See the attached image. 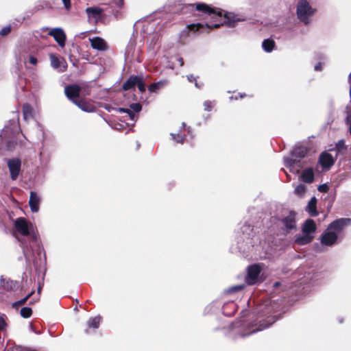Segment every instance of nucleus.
<instances>
[{"mask_svg": "<svg viewBox=\"0 0 351 351\" xmlns=\"http://www.w3.org/2000/svg\"><path fill=\"white\" fill-rule=\"evenodd\" d=\"M278 307L273 300L259 305L250 313L242 311L240 319L230 325V337L234 339L245 338L269 328L278 319Z\"/></svg>", "mask_w": 351, "mask_h": 351, "instance_id": "obj_1", "label": "nucleus"}, {"mask_svg": "<svg viewBox=\"0 0 351 351\" xmlns=\"http://www.w3.org/2000/svg\"><path fill=\"white\" fill-rule=\"evenodd\" d=\"M14 227L23 236H30L29 244L25 240H21L20 243L27 265L34 264L36 255L40 257L43 252V248L40 245L37 234L33 230L32 224L29 223L25 218L19 217L15 220Z\"/></svg>", "mask_w": 351, "mask_h": 351, "instance_id": "obj_2", "label": "nucleus"}, {"mask_svg": "<svg viewBox=\"0 0 351 351\" xmlns=\"http://www.w3.org/2000/svg\"><path fill=\"white\" fill-rule=\"evenodd\" d=\"M26 138L20 134L18 114L9 120L0 132V149L13 151L24 145Z\"/></svg>", "mask_w": 351, "mask_h": 351, "instance_id": "obj_3", "label": "nucleus"}, {"mask_svg": "<svg viewBox=\"0 0 351 351\" xmlns=\"http://www.w3.org/2000/svg\"><path fill=\"white\" fill-rule=\"evenodd\" d=\"M351 224V219L339 218L331 222L319 237L323 245L332 247L343 237V230Z\"/></svg>", "mask_w": 351, "mask_h": 351, "instance_id": "obj_4", "label": "nucleus"}, {"mask_svg": "<svg viewBox=\"0 0 351 351\" xmlns=\"http://www.w3.org/2000/svg\"><path fill=\"white\" fill-rule=\"evenodd\" d=\"M243 236L238 239V248L243 254L248 253L253 248L254 231L253 227L248 223H245L241 228Z\"/></svg>", "mask_w": 351, "mask_h": 351, "instance_id": "obj_5", "label": "nucleus"}, {"mask_svg": "<svg viewBox=\"0 0 351 351\" xmlns=\"http://www.w3.org/2000/svg\"><path fill=\"white\" fill-rule=\"evenodd\" d=\"M191 5H195L196 10L207 14L208 15L211 16L212 18L215 19V21H216V23H206L205 26L207 29H210L213 27L217 28L222 25L223 23L217 22V20L221 19L223 15V11L222 10L212 8L204 3H197L195 4H191Z\"/></svg>", "mask_w": 351, "mask_h": 351, "instance_id": "obj_6", "label": "nucleus"}, {"mask_svg": "<svg viewBox=\"0 0 351 351\" xmlns=\"http://www.w3.org/2000/svg\"><path fill=\"white\" fill-rule=\"evenodd\" d=\"M307 153V149L304 146H295L291 152V158H285V165L288 168L297 167L302 168V165L300 163L301 159L304 158Z\"/></svg>", "mask_w": 351, "mask_h": 351, "instance_id": "obj_7", "label": "nucleus"}, {"mask_svg": "<svg viewBox=\"0 0 351 351\" xmlns=\"http://www.w3.org/2000/svg\"><path fill=\"white\" fill-rule=\"evenodd\" d=\"M315 12L306 0H299L297 5L298 18L304 23H309V17Z\"/></svg>", "mask_w": 351, "mask_h": 351, "instance_id": "obj_8", "label": "nucleus"}, {"mask_svg": "<svg viewBox=\"0 0 351 351\" xmlns=\"http://www.w3.org/2000/svg\"><path fill=\"white\" fill-rule=\"evenodd\" d=\"M6 163L9 169L10 179L12 180H16L21 172V159L19 158L6 159Z\"/></svg>", "mask_w": 351, "mask_h": 351, "instance_id": "obj_9", "label": "nucleus"}, {"mask_svg": "<svg viewBox=\"0 0 351 351\" xmlns=\"http://www.w3.org/2000/svg\"><path fill=\"white\" fill-rule=\"evenodd\" d=\"M261 271V268L258 265L254 264L247 268V273L245 276V282L248 285H254L258 282V276Z\"/></svg>", "mask_w": 351, "mask_h": 351, "instance_id": "obj_10", "label": "nucleus"}, {"mask_svg": "<svg viewBox=\"0 0 351 351\" xmlns=\"http://www.w3.org/2000/svg\"><path fill=\"white\" fill-rule=\"evenodd\" d=\"M48 34L53 37L54 40L60 47H64L66 36L64 30L62 28H52L49 30Z\"/></svg>", "mask_w": 351, "mask_h": 351, "instance_id": "obj_11", "label": "nucleus"}, {"mask_svg": "<svg viewBox=\"0 0 351 351\" xmlns=\"http://www.w3.org/2000/svg\"><path fill=\"white\" fill-rule=\"evenodd\" d=\"M81 90V88L79 85L72 84L69 86H66L64 88V93L66 96L71 100L73 103L74 101H77L79 99L80 93Z\"/></svg>", "mask_w": 351, "mask_h": 351, "instance_id": "obj_12", "label": "nucleus"}, {"mask_svg": "<svg viewBox=\"0 0 351 351\" xmlns=\"http://www.w3.org/2000/svg\"><path fill=\"white\" fill-rule=\"evenodd\" d=\"M104 10L99 6L88 7L86 9L88 19L90 21L97 22L101 16Z\"/></svg>", "mask_w": 351, "mask_h": 351, "instance_id": "obj_13", "label": "nucleus"}, {"mask_svg": "<svg viewBox=\"0 0 351 351\" xmlns=\"http://www.w3.org/2000/svg\"><path fill=\"white\" fill-rule=\"evenodd\" d=\"M295 216L294 211H290L287 217L282 219V226L287 231L295 228Z\"/></svg>", "mask_w": 351, "mask_h": 351, "instance_id": "obj_14", "label": "nucleus"}, {"mask_svg": "<svg viewBox=\"0 0 351 351\" xmlns=\"http://www.w3.org/2000/svg\"><path fill=\"white\" fill-rule=\"evenodd\" d=\"M41 197L35 191H31L29 199V205L32 213H36L39 211Z\"/></svg>", "mask_w": 351, "mask_h": 351, "instance_id": "obj_15", "label": "nucleus"}, {"mask_svg": "<svg viewBox=\"0 0 351 351\" xmlns=\"http://www.w3.org/2000/svg\"><path fill=\"white\" fill-rule=\"evenodd\" d=\"M319 162L323 168L329 169L334 165L335 158L330 154L324 152L319 156Z\"/></svg>", "mask_w": 351, "mask_h": 351, "instance_id": "obj_16", "label": "nucleus"}, {"mask_svg": "<svg viewBox=\"0 0 351 351\" xmlns=\"http://www.w3.org/2000/svg\"><path fill=\"white\" fill-rule=\"evenodd\" d=\"M90 46L93 49L97 51H104L108 49V45L106 42L99 36L94 37L90 39Z\"/></svg>", "mask_w": 351, "mask_h": 351, "instance_id": "obj_17", "label": "nucleus"}, {"mask_svg": "<svg viewBox=\"0 0 351 351\" xmlns=\"http://www.w3.org/2000/svg\"><path fill=\"white\" fill-rule=\"evenodd\" d=\"M143 75H131L128 77V79L123 83L122 86V88L124 90H129L131 89H134L136 86L139 80Z\"/></svg>", "mask_w": 351, "mask_h": 351, "instance_id": "obj_18", "label": "nucleus"}, {"mask_svg": "<svg viewBox=\"0 0 351 351\" xmlns=\"http://www.w3.org/2000/svg\"><path fill=\"white\" fill-rule=\"evenodd\" d=\"M223 16L226 19V23L230 27H234L237 23L245 20L244 17L234 13L226 12L223 14Z\"/></svg>", "mask_w": 351, "mask_h": 351, "instance_id": "obj_19", "label": "nucleus"}, {"mask_svg": "<svg viewBox=\"0 0 351 351\" xmlns=\"http://www.w3.org/2000/svg\"><path fill=\"white\" fill-rule=\"evenodd\" d=\"M237 309V305L232 300L225 302L222 306L223 314L228 317L233 315Z\"/></svg>", "mask_w": 351, "mask_h": 351, "instance_id": "obj_20", "label": "nucleus"}, {"mask_svg": "<svg viewBox=\"0 0 351 351\" xmlns=\"http://www.w3.org/2000/svg\"><path fill=\"white\" fill-rule=\"evenodd\" d=\"M73 104H75L79 108L84 112H93L95 111V107L94 106L83 99H79L77 101H74Z\"/></svg>", "mask_w": 351, "mask_h": 351, "instance_id": "obj_21", "label": "nucleus"}, {"mask_svg": "<svg viewBox=\"0 0 351 351\" xmlns=\"http://www.w3.org/2000/svg\"><path fill=\"white\" fill-rule=\"evenodd\" d=\"M305 210L311 217H316L318 215V212L317 210V199L315 197H312L311 198Z\"/></svg>", "mask_w": 351, "mask_h": 351, "instance_id": "obj_22", "label": "nucleus"}, {"mask_svg": "<svg viewBox=\"0 0 351 351\" xmlns=\"http://www.w3.org/2000/svg\"><path fill=\"white\" fill-rule=\"evenodd\" d=\"M200 29H204V25L202 23L188 25L186 28L180 32V38L187 37L190 31L197 32Z\"/></svg>", "mask_w": 351, "mask_h": 351, "instance_id": "obj_23", "label": "nucleus"}, {"mask_svg": "<svg viewBox=\"0 0 351 351\" xmlns=\"http://www.w3.org/2000/svg\"><path fill=\"white\" fill-rule=\"evenodd\" d=\"M301 178L306 183H312L314 180L313 169L312 168L304 169L301 174Z\"/></svg>", "mask_w": 351, "mask_h": 351, "instance_id": "obj_24", "label": "nucleus"}, {"mask_svg": "<svg viewBox=\"0 0 351 351\" xmlns=\"http://www.w3.org/2000/svg\"><path fill=\"white\" fill-rule=\"evenodd\" d=\"M316 230V225L315 221L313 219H307L302 228V232L303 234H310L311 233H313Z\"/></svg>", "mask_w": 351, "mask_h": 351, "instance_id": "obj_25", "label": "nucleus"}, {"mask_svg": "<svg viewBox=\"0 0 351 351\" xmlns=\"http://www.w3.org/2000/svg\"><path fill=\"white\" fill-rule=\"evenodd\" d=\"M167 84V81L165 80H160L157 82L152 83L148 87L150 93H156L158 90L162 88Z\"/></svg>", "mask_w": 351, "mask_h": 351, "instance_id": "obj_26", "label": "nucleus"}, {"mask_svg": "<svg viewBox=\"0 0 351 351\" xmlns=\"http://www.w3.org/2000/svg\"><path fill=\"white\" fill-rule=\"evenodd\" d=\"M101 317L99 315L90 317L87 322L88 328L97 329L99 328Z\"/></svg>", "mask_w": 351, "mask_h": 351, "instance_id": "obj_27", "label": "nucleus"}, {"mask_svg": "<svg viewBox=\"0 0 351 351\" xmlns=\"http://www.w3.org/2000/svg\"><path fill=\"white\" fill-rule=\"evenodd\" d=\"M34 291L29 293L25 297L23 298L16 301L12 304V306L13 308L18 309L21 306H23L26 304L27 300L33 295Z\"/></svg>", "mask_w": 351, "mask_h": 351, "instance_id": "obj_28", "label": "nucleus"}, {"mask_svg": "<svg viewBox=\"0 0 351 351\" xmlns=\"http://www.w3.org/2000/svg\"><path fill=\"white\" fill-rule=\"evenodd\" d=\"M275 46V42L272 39H265L263 41L262 47L265 51L271 52Z\"/></svg>", "mask_w": 351, "mask_h": 351, "instance_id": "obj_29", "label": "nucleus"}, {"mask_svg": "<svg viewBox=\"0 0 351 351\" xmlns=\"http://www.w3.org/2000/svg\"><path fill=\"white\" fill-rule=\"evenodd\" d=\"M313 238V237L310 234H303V235L300 236L296 239V242L299 245H305L310 243Z\"/></svg>", "mask_w": 351, "mask_h": 351, "instance_id": "obj_30", "label": "nucleus"}, {"mask_svg": "<svg viewBox=\"0 0 351 351\" xmlns=\"http://www.w3.org/2000/svg\"><path fill=\"white\" fill-rule=\"evenodd\" d=\"M347 149V146L345 144V141L343 139H341L335 143V147L332 150H335L337 153H342L343 154Z\"/></svg>", "mask_w": 351, "mask_h": 351, "instance_id": "obj_31", "label": "nucleus"}, {"mask_svg": "<svg viewBox=\"0 0 351 351\" xmlns=\"http://www.w3.org/2000/svg\"><path fill=\"white\" fill-rule=\"evenodd\" d=\"M23 118L25 120H28L32 117V107L26 104H24L23 106Z\"/></svg>", "mask_w": 351, "mask_h": 351, "instance_id": "obj_32", "label": "nucleus"}, {"mask_svg": "<svg viewBox=\"0 0 351 351\" xmlns=\"http://www.w3.org/2000/svg\"><path fill=\"white\" fill-rule=\"evenodd\" d=\"M244 288H245V285H243V284L239 285L233 286V287H231L229 289H226L224 291V293L226 294V295H229V294H231V293H236L237 291H241Z\"/></svg>", "mask_w": 351, "mask_h": 351, "instance_id": "obj_33", "label": "nucleus"}, {"mask_svg": "<svg viewBox=\"0 0 351 351\" xmlns=\"http://www.w3.org/2000/svg\"><path fill=\"white\" fill-rule=\"evenodd\" d=\"M20 315L23 318H29L32 315V310L30 307H23L20 311Z\"/></svg>", "mask_w": 351, "mask_h": 351, "instance_id": "obj_34", "label": "nucleus"}, {"mask_svg": "<svg viewBox=\"0 0 351 351\" xmlns=\"http://www.w3.org/2000/svg\"><path fill=\"white\" fill-rule=\"evenodd\" d=\"M306 191V186L304 184H298L294 190V193L298 196H303Z\"/></svg>", "mask_w": 351, "mask_h": 351, "instance_id": "obj_35", "label": "nucleus"}, {"mask_svg": "<svg viewBox=\"0 0 351 351\" xmlns=\"http://www.w3.org/2000/svg\"><path fill=\"white\" fill-rule=\"evenodd\" d=\"M7 316L5 314H1L0 315V331L4 330L8 327V324L6 322Z\"/></svg>", "mask_w": 351, "mask_h": 351, "instance_id": "obj_36", "label": "nucleus"}, {"mask_svg": "<svg viewBox=\"0 0 351 351\" xmlns=\"http://www.w3.org/2000/svg\"><path fill=\"white\" fill-rule=\"evenodd\" d=\"M171 136L172 139L178 143L182 144L184 142L185 136L184 135L171 133Z\"/></svg>", "mask_w": 351, "mask_h": 351, "instance_id": "obj_37", "label": "nucleus"}, {"mask_svg": "<svg viewBox=\"0 0 351 351\" xmlns=\"http://www.w3.org/2000/svg\"><path fill=\"white\" fill-rule=\"evenodd\" d=\"M130 109L134 112H139L142 110V106L140 103H133L130 105Z\"/></svg>", "mask_w": 351, "mask_h": 351, "instance_id": "obj_38", "label": "nucleus"}, {"mask_svg": "<svg viewBox=\"0 0 351 351\" xmlns=\"http://www.w3.org/2000/svg\"><path fill=\"white\" fill-rule=\"evenodd\" d=\"M51 64L53 68L58 69L60 65V62L55 56H51Z\"/></svg>", "mask_w": 351, "mask_h": 351, "instance_id": "obj_39", "label": "nucleus"}, {"mask_svg": "<svg viewBox=\"0 0 351 351\" xmlns=\"http://www.w3.org/2000/svg\"><path fill=\"white\" fill-rule=\"evenodd\" d=\"M136 86L141 93H144L145 91V84L144 82L143 75H142L141 80L138 81Z\"/></svg>", "mask_w": 351, "mask_h": 351, "instance_id": "obj_40", "label": "nucleus"}, {"mask_svg": "<svg viewBox=\"0 0 351 351\" xmlns=\"http://www.w3.org/2000/svg\"><path fill=\"white\" fill-rule=\"evenodd\" d=\"M204 108L205 111H210L213 106V101H211L210 100H206L204 102Z\"/></svg>", "mask_w": 351, "mask_h": 351, "instance_id": "obj_41", "label": "nucleus"}, {"mask_svg": "<svg viewBox=\"0 0 351 351\" xmlns=\"http://www.w3.org/2000/svg\"><path fill=\"white\" fill-rule=\"evenodd\" d=\"M110 1L119 9H121L124 5V0H110Z\"/></svg>", "mask_w": 351, "mask_h": 351, "instance_id": "obj_42", "label": "nucleus"}, {"mask_svg": "<svg viewBox=\"0 0 351 351\" xmlns=\"http://www.w3.org/2000/svg\"><path fill=\"white\" fill-rule=\"evenodd\" d=\"M28 60H27L29 63L33 65H36L38 61L36 57H35L33 54H29L27 57Z\"/></svg>", "mask_w": 351, "mask_h": 351, "instance_id": "obj_43", "label": "nucleus"}, {"mask_svg": "<svg viewBox=\"0 0 351 351\" xmlns=\"http://www.w3.org/2000/svg\"><path fill=\"white\" fill-rule=\"evenodd\" d=\"M11 31L10 26H5L3 27L0 31V35L1 36H6L8 35Z\"/></svg>", "mask_w": 351, "mask_h": 351, "instance_id": "obj_44", "label": "nucleus"}, {"mask_svg": "<svg viewBox=\"0 0 351 351\" xmlns=\"http://www.w3.org/2000/svg\"><path fill=\"white\" fill-rule=\"evenodd\" d=\"M328 187L327 184H321L318 187V190L320 192H326L328 191Z\"/></svg>", "mask_w": 351, "mask_h": 351, "instance_id": "obj_45", "label": "nucleus"}, {"mask_svg": "<svg viewBox=\"0 0 351 351\" xmlns=\"http://www.w3.org/2000/svg\"><path fill=\"white\" fill-rule=\"evenodd\" d=\"M129 117H130V119L132 121H136V116L135 115V114L134 113V112H132L131 110L129 112V113L128 114Z\"/></svg>", "mask_w": 351, "mask_h": 351, "instance_id": "obj_46", "label": "nucleus"}, {"mask_svg": "<svg viewBox=\"0 0 351 351\" xmlns=\"http://www.w3.org/2000/svg\"><path fill=\"white\" fill-rule=\"evenodd\" d=\"M62 1L64 5V8L66 10L70 9V8H71V1L70 0H62Z\"/></svg>", "mask_w": 351, "mask_h": 351, "instance_id": "obj_47", "label": "nucleus"}, {"mask_svg": "<svg viewBox=\"0 0 351 351\" xmlns=\"http://www.w3.org/2000/svg\"><path fill=\"white\" fill-rule=\"evenodd\" d=\"M117 111L119 112H123V113L128 114L129 112L130 111V108H117Z\"/></svg>", "mask_w": 351, "mask_h": 351, "instance_id": "obj_48", "label": "nucleus"}, {"mask_svg": "<svg viewBox=\"0 0 351 351\" xmlns=\"http://www.w3.org/2000/svg\"><path fill=\"white\" fill-rule=\"evenodd\" d=\"M322 63H321V62H318L317 64H316L314 67V69L316 71H319L322 70Z\"/></svg>", "mask_w": 351, "mask_h": 351, "instance_id": "obj_49", "label": "nucleus"}, {"mask_svg": "<svg viewBox=\"0 0 351 351\" xmlns=\"http://www.w3.org/2000/svg\"><path fill=\"white\" fill-rule=\"evenodd\" d=\"M186 77L190 82H193L196 80V77L192 74L186 75Z\"/></svg>", "mask_w": 351, "mask_h": 351, "instance_id": "obj_50", "label": "nucleus"}, {"mask_svg": "<svg viewBox=\"0 0 351 351\" xmlns=\"http://www.w3.org/2000/svg\"><path fill=\"white\" fill-rule=\"evenodd\" d=\"M346 121L347 124H351V114H348L346 117Z\"/></svg>", "mask_w": 351, "mask_h": 351, "instance_id": "obj_51", "label": "nucleus"}, {"mask_svg": "<svg viewBox=\"0 0 351 351\" xmlns=\"http://www.w3.org/2000/svg\"><path fill=\"white\" fill-rule=\"evenodd\" d=\"M177 60L178 61L181 66L184 64V60L182 58H178Z\"/></svg>", "mask_w": 351, "mask_h": 351, "instance_id": "obj_52", "label": "nucleus"}, {"mask_svg": "<svg viewBox=\"0 0 351 351\" xmlns=\"http://www.w3.org/2000/svg\"><path fill=\"white\" fill-rule=\"evenodd\" d=\"M195 87L198 88H200L202 86V84H199L197 80H195Z\"/></svg>", "mask_w": 351, "mask_h": 351, "instance_id": "obj_53", "label": "nucleus"}, {"mask_svg": "<svg viewBox=\"0 0 351 351\" xmlns=\"http://www.w3.org/2000/svg\"><path fill=\"white\" fill-rule=\"evenodd\" d=\"M280 285V283L279 282H274V287H278Z\"/></svg>", "mask_w": 351, "mask_h": 351, "instance_id": "obj_54", "label": "nucleus"}, {"mask_svg": "<svg viewBox=\"0 0 351 351\" xmlns=\"http://www.w3.org/2000/svg\"><path fill=\"white\" fill-rule=\"evenodd\" d=\"M114 15L117 19H118L119 17L120 14L118 12H117Z\"/></svg>", "mask_w": 351, "mask_h": 351, "instance_id": "obj_55", "label": "nucleus"}, {"mask_svg": "<svg viewBox=\"0 0 351 351\" xmlns=\"http://www.w3.org/2000/svg\"><path fill=\"white\" fill-rule=\"evenodd\" d=\"M132 45H130V46H128L127 49H126V53H129V49H130V48H132Z\"/></svg>", "mask_w": 351, "mask_h": 351, "instance_id": "obj_56", "label": "nucleus"}, {"mask_svg": "<svg viewBox=\"0 0 351 351\" xmlns=\"http://www.w3.org/2000/svg\"><path fill=\"white\" fill-rule=\"evenodd\" d=\"M49 28L47 27H43L41 29L43 31H45V30H47Z\"/></svg>", "mask_w": 351, "mask_h": 351, "instance_id": "obj_57", "label": "nucleus"}, {"mask_svg": "<svg viewBox=\"0 0 351 351\" xmlns=\"http://www.w3.org/2000/svg\"><path fill=\"white\" fill-rule=\"evenodd\" d=\"M245 94H240V98H243L245 97Z\"/></svg>", "mask_w": 351, "mask_h": 351, "instance_id": "obj_58", "label": "nucleus"}, {"mask_svg": "<svg viewBox=\"0 0 351 351\" xmlns=\"http://www.w3.org/2000/svg\"><path fill=\"white\" fill-rule=\"evenodd\" d=\"M349 131H350V135H351V123L350 124Z\"/></svg>", "mask_w": 351, "mask_h": 351, "instance_id": "obj_59", "label": "nucleus"}, {"mask_svg": "<svg viewBox=\"0 0 351 351\" xmlns=\"http://www.w3.org/2000/svg\"><path fill=\"white\" fill-rule=\"evenodd\" d=\"M185 125H185V123H182V128H184V127H185Z\"/></svg>", "mask_w": 351, "mask_h": 351, "instance_id": "obj_60", "label": "nucleus"}]
</instances>
